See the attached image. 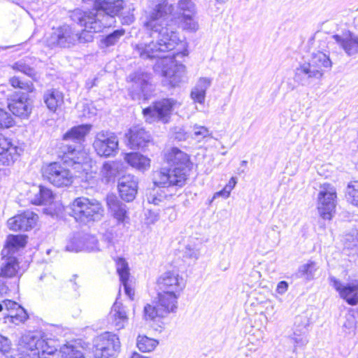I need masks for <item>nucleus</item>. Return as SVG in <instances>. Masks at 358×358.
<instances>
[{
  "mask_svg": "<svg viewBox=\"0 0 358 358\" xmlns=\"http://www.w3.org/2000/svg\"><path fill=\"white\" fill-rule=\"evenodd\" d=\"M169 8L164 3H157L144 23L150 30L152 40L149 43H139L134 48V54L143 60L157 59L154 66L155 71L161 74L164 85L175 87L182 81L185 66L178 64L176 57L178 52L166 55L174 50L180 40L176 31L177 20L171 15L162 17L168 13Z\"/></svg>",
  "mask_w": 358,
  "mask_h": 358,
  "instance_id": "obj_1",
  "label": "nucleus"
},
{
  "mask_svg": "<svg viewBox=\"0 0 358 358\" xmlns=\"http://www.w3.org/2000/svg\"><path fill=\"white\" fill-rule=\"evenodd\" d=\"M124 8V0H94L93 9H75L71 13L70 17L76 24L97 33L113 26L116 22L115 17Z\"/></svg>",
  "mask_w": 358,
  "mask_h": 358,
  "instance_id": "obj_2",
  "label": "nucleus"
},
{
  "mask_svg": "<svg viewBox=\"0 0 358 358\" xmlns=\"http://www.w3.org/2000/svg\"><path fill=\"white\" fill-rule=\"evenodd\" d=\"M169 167H163L153 174L152 180L160 187H182L185 185L190 169L189 155L178 148H172L165 154Z\"/></svg>",
  "mask_w": 358,
  "mask_h": 358,
  "instance_id": "obj_3",
  "label": "nucleus"
},
{
  "mask_svg": "<svg viewBox=\"0 0 358 358\" xmlns=\"http://www.w3.org/2000/svg\"><path fill=\"white\" fill-rule=\"evenodd\" d=\"M91 129V124H79L71 127L63 135L65 143L59 145L58 157L65 164L73 166L86 162V153L83 150L82 143Z\"/></svg>",
  "mask_w": 358,
  "mask_h": 358,
  "instance_id": "obj_4",
  "label": "nucleus"
},
{
  "mask_svg": "<svg viewBox=\"0 0 358 358\" xmlns=\"http://www.w3.org/2000/svg\"><path fill=\"white\" fill-rule=\"evenodd\" d=\"M65 212L77 222L85 224L100 220L103 216L104 209L99 201L80 196L75 199L65 208Z\"/></svg>",
  "mask_w": 358,
  "mask_h": 358,
  "instance_id": "obj_5",
  "label": "nucleus"
},
{
  "mask_svg": "<svg viewBox=\"0 0 358 358\" xmlns=\"http://www.w3.org/2000/svg\"><path fill=\"white\" fill-rule=\"evenodd\" d=\"M332 62L329 55L322 52L313 53L311 59L296 68L294 80L301 85H309L313 79L323 76V69H331Z\"/></svg>",
  "mask_w": 358,
  "mask_h": 358,
  "instance_id": "obj_6",
  "label": "nucleus"
},
{
  "mask_svg": "<svg viewBox=\"0 0 358 358\" xmlns=\"http://www.w3.org/2000/svg\"><path fill=\"white\" fill-rule=\"evenodd\" d=\"M179 296L158 290L157 301L154 306L147 304L144 307V317L146 320H155L157 317H164L178 308Z\"/></svg>",
  "mask_w": 358,
  "mask_h": 358,
  "instance_id": "obj_7",
  "label": "nucleus"
},
{
  "mask_svg": "<svg viewBox=\"0 0 358 358\" xmlns=\"http://www.w3.org/2000/svg\"><path fill=\"white\" fill-rule=\"evenodd\" d=\"M94 358H116L120 351L118 336L110 332H105L94 338L93 341Z\"/></svg>",
  "mask_w": 358,
  "mask_h": 358,
  "instance_id": "obj_8",
  "label": "nucleus"
},
{
  "mask_svg": "<svg viewBox=\"0 0 358 358\" xmlns=\"http://www.w3.org/2000/svg\"><path fill=\"white\" fill-rule=\"evenodd\" d=\"M45 180L57 187H66L71 185L73 176L71 171L59 162H52L42 168Z\"/></svg>",
  "mask_w": 358,
  "mask_h": 358,
  "instance_id": "obj_9",
  "label": "nucleus"
},
{
  "mask_svg": "<svg viewBox=\"0 0 358 358\" xmlns=\"http://www.w3.org/2000/svg\"><path fill=\"white\" fill-rule=\"evenodd\" d=\"M178 101L173 98H164L154 101L150 106L143 109V114L164 124L170 121L171 116Z\"/></svg>",
  "mask_w": 358,
  "mask_h": 358,
  "instance_id": "obj_10",
  "label": "nucleus"
},
{
  "mask_svg": "<svg viewBox=\"0 0 358 358\" xmlns=\"http://www.w3.org/2000/svg\"><path fill=\"white\" fill-rule=\"evenodd\" d=\"M76 31L69 25L64 24L52 28L50 36L45 38L47 47L54 48H71L75 45Z\"/></svg>",
  "mask_w": 358,
  "mask_h": 358,
  "instance_id": "obj_11",
  "label": "nucleus"
},
{
  "mask_svg": "<svg viewBox=\"0 0 358 358\" xmlns=\"http://www.w3.org/2000/svg\"><path fill=\"white\" fill-rule=\"evenodd\" d=\"M119 142L115 133L101 131L95 136L93 148L100 157H114L118 152Z\"/></svg>",
  "mask_w": 358,
  "mask_h": 358,
  "instance_id": "obj_12",
  "label": "nucleus"
},
{
  "mask_svg": "<svg viewBox=\"0 0 358 358\" xmlns=\"http://www.w3.org/2000/svg\"><path fill=\"white\" fill-rule=\"evenodd\" d=\"M33 101L29 94L14 92L8 95L7 106L13 115L21 118H27L31 113Z\"/></svg>",
  "mask_w": 358,
  "mask_h": 358,
  "instance_id": "obj_13",
  "label": "nucleus"
},
{
  "mask_svg": "<svg viewBox=\"0 0 358 358\" xmlns=\"http://www.w3.org/2000/svg\"><path fill=\"white\" fill-rule=\"evenodd\" d=\"M336 198V192L333 187L320 192L317 197V210L322 219L327 220L332 219L333 215L335 213Z\"/></svg>",
  "mask_w": 358,
  "mask_h": 358,
  "instance_id": "obj_14",
  "label": "nucleus"
},
{
  "mask_svg": "<svg viewBox=\"0 0 358 358\" xmlns=\"http://www.w3.org/2000/svg\"><path fill=\"white\" fill-rule=\"evenodd\" d=\"M157 286L159 291L180 296V293L185 287V282L178 273L167 271L158 278Z\"/></svg>",
  "mask_w": 358,
  "mask_h": 358,
  "instance_id": "obj_15",
  "label": "nucleus"
},
{
  "mask_svg": "<svg viewBox=\"0 0 358 358\" xmlns=\"http://www.w3.org/2000/svg\"><path fill=\"white\" fill-rule=\"evenodd\" d=\"M38 215L31 210H25L8 219V225L13 231H29L34 227Z\"/></svg>",
  "mask_w": 358,
  "mask_h": 358,
  "instance_id": "obj_16",
  "label": "nucleus"
},
{
  "mask_svg": "<svg viewBox=\"0 0 358 358\" xmlns=\"http://www.w3.org/2000/svg\"><path fill=\"white\" fill-rule=\"evenodd\" d=\"M127 144L131 149H141L146 148L150 141V134L144 128L135 126L130 128L125 134Z\"/></svg>",
  "mask_w": 358,
  "mask_h": 358,
  "instance_id": "obj_17",
  "label": "nucleus"
},
{
  "mask_svg": "<svg viewBox=\"0 0 358 358\" xmlns=\"http://www.w3.org/2000/svg\"><path fill=\"white\" fill-rule=\"evenodd\" d=\"M309 323V317L306 313H303L295 317L292 338L294 340L296 346L303 347L308 342L307 334Z\"/></svg>",
  "mask_w": 358,
  "mask_h": 358,
  "instance_id": "obj_18",
  "label": "nucleus"
},
{
  "mask_svg": "<svg viewBox=\"0 0 358 358\" xmlns=\"http://www.w3.org/2000/svg\"><path fill=\"white\" fill-rule=\"evenodd\" d=\"M2 302L5 306V313H3L5 319L15 324L23 323L28 319L27 310L17 302L8 299H3Z\"/></svg>",
  "mask_w": 358,
  "mask_h": 358,
  "instance_id": "obj_19",
  "label": "nucleus"
},
{
  "mask_svg": "<svg viewBox=\"0 0 358 358\" xmlns=\"http://www.w3.org/2000/svg\"><path fill=\"white\" fill-rule=\"evenodd\" d=\"M118 190L121 199L127 202L132 201L136 196L138 182L134 176H122L118 180Z\"/></svg>",
  "mask_w": 358,
  "mask_h": 358,
  "instance_id": "obj_20",
  "label": "nucleus"
},
{
  "mask_svg": "<svg viewBox=\"0 0 358 358\" xmlns=\"http://www.w3.org/2000/svg\"><path fill=\"white\" fill-rule=\"evenodd\" d=\"M151 74L143 71H137L129 76V79L133 83L132 92L141 98L145 97L149 90Z\"/></svg>",
  "mask_w": 358,
  "mask_h": 358,
  "instance_id": "obj_21",
  "label": "nucleus"
},
{
  "mask_svg": "<svg viewBox=\"0 0 358 358\" xmlns=\"http://www.w3.org/2000/svg\"><path fill=\"white\" fill-rule=\"evenodd\" d=\"M106 204L111 216L118 224L124 223L129 219L127 206L113 194L106 196Z\"/></svg>",
  "mask_w": 358,
  "mask_h": 358,
  "instance_id": "obj_22",
  "label": "nucleus"
},
{
  "mask_svg": "<svg viewBox=\"0 0 358 358\" xmlns=\"http://www.w3.org/2000/svg\"><path fill=\"white\" fill-rule=\"evenodd\" d=\"M333 38L348 56L358 53V36L355 34L348 31L342 35L335 34Z\"/></svg>",
  "mask_w": 358,
  "mask_h": 358,
  "instance_id": "obj_23",
  "label": "nucleus"
},
{
  "mask_svg": "<svg viewBox=\"0 0 358 358\" xmlns=\"http://www.w3.org/2000/svg\"><path fill=\"white\" fill-rule=\"evenodd\" d=\"M164 3L166 4V6H167L169 8L168 13L166 15V16H164L162 17L166 18V17H168L167 15H171L173 20H177L176 29L178 27V24L180 22L182 23V28L185 30H187L189 31H196L198 29L199 24L197 22L195 21V20L194 19V15H184L176 17L175 14L173 13V11L174 10L173 5L169 4L167 0H160L158 3Z\"/></svg>",
  "mask_w": 358,
  "mask_h": 358,
  "instance_id": "obj_24",
  "label": "nucleus"
},
{
  "mask_svg": "<svg viewBox=\"0 0 358 358\" xmlns=\"http://www.w3.org/2000/svg\"><path fill=\"white\" fill-rule=\"evenodd\" d=\"M43 101L50 111L55 112L57 108L64 103V95L57 89H48L43 92Z\"/></svg>",
  "mask_w": 358,
  "mask_h": 358,
  "instance_id": "obj_25",
  "label": "nucleus"
},
{
  "mask_svg": "<svg viewBox=\"0 0 358 358\" xmlns=\"http://www.w3.org/2000/svg\"><path fill=\"white\" fill-rule=\"evenodd\" d=\"M27 236L24 235H9L3 249L1 251L2 256L13 255L19 249L25 247Z\"/></svg>",
  "mask_w": 358,
  "mask_h": 358,
  "instance_id": "obj_26",
  "label": "nucleus"
},
{
  "mask_svg": "<svg viewBox=\"0 0 358 358\" xmlns=\"http://www.w3.org/2000/svg\"><path fill=\"white\" fill-rule=\"evenodd\" d=\"M3 263L0 268V277L10 278L15 276L19 270V262L13 255L2 256Z\"/></svg>",
  "mask_w": 358,
  "mask_h": 358,
  "instance_id": "obj_27",
  "label": "nucleus"
},
{
  "mask_svg": "<svg viewBox=\"0 0 358 358\" xmlns=\"http://www.w3.org/2000/svg\"><path fill=\"white\" fill-rule=\"evenodd\" d=\"M110 316L113 320L114 326L117 330L123 329L128 322V317L125 307L117 301L114 303Z\"/></svg>",
  "mask_w": 358,
  "mask_h": 358,
  "instance_id": "obj_28",
  "label": "nucleus"
},
{
  "mask_svg": "<svg viewBox=\"0 0 358 358\" xmlns=\"http://www.w3.org/2000/svg\"><path fill=\"white\" fill-rule=\"evenodd\" d=\"M211 85V80L200 78L192 90L190 96L194 102L203 103L205 101L206 90Z\"/></svg>",
  "mask_w": 358,
  "mask_h": 358,
  "instance_id": "obj_29",
  "label": "nucleus"
},
{
  "mask_svg": "<svg viewBox=\"0 0 358 358\" xmlns=\"http://www.w3.org/2000/svg\"><path fill=\"white\" fill-rule=\"evenodd\" d=\"M37 189V192L34 193V196L31 199L33 204L37 206L47 205L53 201L54 194L50 188L39 185Z\"/></svg>",
  "mask_w": 358,
  "mask_h": 358,
  "instance_id": "obj_30",
  "label": "nucleus"
},
{
  "mask_svg": "<svg viewBox=\"0 0 358 358\" xmlns=\"http://www.w3.org/2000/svg\"><path fill=\"white\" fill-rule=\"evenodd\" d=\"M128 164L138 170H145L150 167V159L138 152L127 153L124 157Z\"/></svg>",
  "mask_w": 358,
  "mask_h": 358,
  "instance_id": "obj_31",
  "label": "nucleus"
},
{
  "mask_svg": "<svg viewBox=\"0 0 358 358\" xmlns=\"http://www.w3.org/2000/svg\"><path fill=\"white\" fill-rule=\"evenodd\" d=\"M125 34V29L123 28L115 29L110 34L102 36L99 47L101 49H106L114 46L120 41V38Z\"/></svg>",
  "mask_w": 358,
  "mask_h": 358,
  "instance_id": "obj_32",
  "label": "nucleus"
},
{
  "mask_svg": "<svg viewBox=\"0 0 358 358\" xmlns=\"http://www.w3.org/2000/svg\"><path fill=\"white\" fill-rule=\"evenodd\" d=\"M11 68L15 71H19L26 75L34 82H38L41 78L40 73L24 59L15 62L11 66Z\"/></svg>",
  "mask_w": 358,
  "mask_h": 358,
  "instance_id": "obj_33",
  "label": "nucleus"
},
{
  "mask_svg": "<svg viewBox=\"0 0 358 358\" xmlns=\"http://www.w3.org/2000/svg\"><path fill=\"white\" fill-rule=\"evenodd\" d=\"M340 296L349 305H357L358 303V284H345L343 290L341 291Z\"/></svg>",
  "mask_w": 358,
  "mask_h": 358,
  "instance_id": "obj_34",
  "label": "nucleus"
},
{
  "mask_svg": "<svg viewBox=\"0 0 358 358\" xmlns=\"http://www.w3.org/2000/svg\"><path fill=\"white\" fill-rule=\"evenodd\" d=\"M101 173L106 183L115 182V179L120 176L119 164L115 162H105L103 164Z\"/></svg>",
  "mask_w": 358,
  "mask_h": 358,
  "instance_id": "obj_35",
  "label": "nucleus"
},
{
  "mask_svg": "<svg viewBox=\"0 0 358 358\" xmlns=\"http://www.w3.org/2000/svg\"><path fill=\"white\" fill-rule=\"evenodd\" d=\"M18 148L12 143L4 148L2 152H0V164L3 166H10L17 159L20 155Z\"/></svg>",
  "mask_w": 358,
  "mask_h": 358,
  "instance_id": "obj_36",
  "label": "nucleus"
},
{
  "mask_svg": "<svg viewBox=\"0 0 358 358\" xmlns=\"http://www.w3.org/2000/svg\"><path fill=\"white\" fill-rule=\"evenodd\" d=\"M52 340L40 341L41 345L36 353L38 358H56L58 356L57 349L52 345Z\"/></svg>",
  "mask_w": 358,
  "mask_h": 358,
  "instance_id": "obj_37",
  "label": "nucleus"
},
{
  "mask_svg": "<svg viewBox=\"0 0 358 358\" xmlns=\"http://www.w3.org/2000/svg\"><path fill=\"white\" fill-rule=\"evenodd\" d=\"M317 269L316 263L313 261H308L306 264L299 267L296 275L297 278H302L306 280H310L313 279Z\"/></svg>",
  "mask_w": 358,
  "mask_h": 358,
  "instance_id": "obj_38",
  "label": "nucleus"
},
{
  "mask_svg": "<svg viewBox=\"0 0 358 358\" xmlns=\"http://www.w3.org/2000/svg\"><path fill=\"white\" fill-rule=\"evenodd\" d=\"M43 338L34 333H29L22 337V342L24 344V347L27 350L34 352V355H36L41 345L39 343L40 341H43Z\"/></svg>",
  "mask_w": 358,
  "mask_h": 358,
  "instance_id": "obj_39",
  "label": "nucleus"
},
{
  "mask_svg": "<svg viewBox=\"0 0 358 358\" xmlns=\"http://www.w3.org/2000/svg\"><path fill=\"white\" fill-rule=\"evenodd\" d=\"M345 196L348 203L358 207V181H350L345 191Z\"/></svg>",
  "mask_w": 358,
  "mask_h": 358,
  "instance_id": "obj_40",
  "label": "nucleus"
},
{
  "mask_svg": "<svg viewBox=\"0 0 358 358\" xmlns=\"http://www.w3.org/2000/svg\"><path fill=\"white\" fill-rule=\"evenodd\" d=\"M65 248L66 250L69 252H78L84 251L82 233L78 232L74 234L68 241Z\"/></svg>",
  "mask_w": 358,
  "mask_h": 358,
  "instance_id": "obj_41",
  "label": "nucleus"
},
{
  "mask_svg": "<svg viewBox=\"0 0 358 358\" xmlns=\"http://www.w3.org/2000/svg\"><path fill=\"white\" fill-rule=\"evenodd\" d=\"M115 261L120 280L125 282L126 280H129L130 275L128 263L123 257H117Z\"/></svg>",
  "mask_w": 358,
  "mask_h": 358,
  "instance_id": "obj_42",
  "label": "nucleus"
},
{
  "mask_svg": "<svg viewBox=\"0 0 358 358\" xmlns=\"http://www.w3.org/2000/svg\"><path fill=\"white\" fill-rule=\"evenodd\" d=\"M356 318L353 311L345 313L342 321V330L346 334L355 333L356 329Z\"/></svg>",
  "mask_w": 358,
  "mask_h": 358,
  "instance_id": "obj_43",
  "label": "nucleus"
},
{
  "mask_svg": "<svg viewBox=\"0 0 358 358\" xmlns=\"http://www.w3.org/2000/svg\"><path fill=\"white\" fill-rule=\"evenodd\" d=\"M9 83L13 87L24 90L28 94L33 92L35 90L32 81H23L19 76L10 77Z\"/></svg>",
  "mask_w": 358,
  "mask_h": 358,
  "instance_id": "obj_44",
  "label": "nucleus"
},
{
  "mask_svg": "<svg viewBox=\"0 0 358 358\" xmlns=\"http://www.w3.org/2000/svg\"><path fill=\"white\" fill-rule=\"evenodd\" d=\"M153 184H155L153 182ZM155 187L149 189L146 193V199L149 203H152L155 206H158L160 203L164 202L166 198V195L160 192V189L156 188L157 185H154ZM157 187H161L157 186Z\"/></svg>",
  "mask_w": 358,
  "mask_h": 358,
  "instance_id": "obj_45",
  "label": "nucleus"
},
{
  "mask_svg": "<svg viewBox=\"0 0 358 358\" xmlns=\"http://www.w3.org/2000/svg\"><path fill=\"white\" fill-rule=\"evenodd\" d=\"M136 345L140 351L147 352H150L155 348L157 341L147 336H138Z\"/></svg>",
  "mask_w": 358,
  "mask_h": 358,
  "instance_id": "obj_46",
  "label": "nucleus"
},
{
  "mask_svg": "<svg viewBox=\"0 0 358 358\" xmlns=\"http://www.w3.org/2000/svg\"><path fill=\"white\" fill-rule=\"evenodd\" d=\"M62 358H85L82 351L71 345H65L60 349Z\"/></svg>",
  "mask_w": 358,
  "mask_h": 358,
  "instance_id": "obj_47",
  "label": "nucleus"
},
{
  "mask_svg": "<svg viewBox=\"0 0 358 358\" xmlns=\"http://www.w3.org/2000/svg\"><path fill=\"white\" fill-rule=\"evenodd\" d=\"M82 236L84 243V251L95 252L99 250L98 240L94 236L82 233Z\"/></svg>",
  "mask_w": 358,
  "mask_h": 358,
  "instance_id": "obj_48",
  "label": "nucleus"
},
{
  "mask_svg": "<svg viewBox=\"0 0 358 358\" xmlns=\"http://www.w3.org/2000/svg\"><path fill=\"white\" fill-rule=\"evenodd\" d=\"M180 13L178 16L184 15H195V4L192 0H180L178 2Z\"/></svg>",
  "mask_w": 358,
  "mask_h": 358,
  "instance_id": "obj_49",
  "label": "nucleus"
},
{
  "mask_svg": "<svg viewBox=\"0 0 358 358\" xmlns=\"http://www.w3.org/2000/svg\"><path fill=\"white\" fill-rule=\"evenodd\" d=\"M85 29L82 30L80 32L76 31V38H75V45L77 43H87L93 41L94 35L93 33L95 32L93 29L87 28L85 27Z\"/></svg>",
  "mask_w": 358,
  "mask_h": 358,
  "instance_id": "obj_50",
  "label": "nucleus"
},
{
  "mask_svg": "<svg viewBox=\"0 0 358 358\" xmlns=\"http://www.w3.org/2000/svg\"><path fill=\"white\" fill-rule=\"evenodd\" d=\"M345 248L354 251L358 255V232L356 234H348L344 239Z\"/></svg>",
  "mask_w": 358,
  "mask_h": 358,
  "instance_id": "obj_51",
  "label": "nucleus"
},
{
  "mask_svg": "<svg viewBox=\"0 0 358 358\" xmlns=\"http://www.w3.org/2000/svg\"><path fill=\"white\" fill-rule=\"evenodd\" d=\"M15 124V120L12 115L0 108V129H8Z\"/></svg>",
  "mask_w": 358,
  "mask_h": 358,
  "instance_id": "obj_52",
  "label": "nucleus"
},
{
  "mask_svg": "<svg viewBox=\"0 0 358 358\" xmlns=\"http://www.w3.org/2000/svg\"><path fill=\"white\" fill-rule=\"evenodd\" d=\"M211 135L212 133L209 131V129L207 127L204 126L195 124L193 127L192 136L194 139L197 140L198 141H201L205 138L209 136L212 137Z\"/></svg>",
  "mask_w": 358,
  "mask_h": 358,
  "instance_id": "obj_53",
  "label": "nucleus"
},
{
  "mask_svg": "<svg viewBox=\"0 0 358 358\" xmlns=\"http://www.w3.org/2000/svg\"><path fill=\"white\" fill-rule=\"evenodd\" d=\"M10 350V343L9 340L0 335V358H12L6 355L9 353Z\"/></svg>",
  "mask_w": 358,
  "mask_h": 358,
  "instance_id": "obj_54",
  "label": "nucleus"
},
{
  "mask_svg": "<svg viewBox=\"0 0 358 358\" xmlns=\"http://www.w3.org/2000/svg\"><path fill=\"white\" fill-rule=\"evenodd\" d=\"M123 25H129L134 22L135 17L134 15L129 10H122L119 15H117Z\"/></svg>",
  "mask_w": 358,
  "mask_h": 358,
  "instance_id": "obj_55",
  "label": "nucleus"
},
{
  "mask_svg": "<svg viewBox=\"0 0 358 358\" xmlns=\"http://www.w3.org/2000/svg\"><path fill=\"white\" fill-rule=\"evenodd\" d=\"M115 237L116 233L113 227L108 229L103 235V240L109 245L113 243Z\"/></svg>",
  "mask_w": 358,
  "mask_h": 358,
  "instance_id": "obj_56",
  "label": "nucleus"
},
{
  "mask_svg": "<svg viewBox=\"0 0 358 358\" xmlns=\"http://www.w3.org/2000/svg\"><path fill=\"white\" fill-rule=\"evenodd\" d=\"M329 279L331 285L335 288V289L340 294L341 291L343 290V288H344L345 285H343L342 282L336 278L334 276H330Z\"/></svg>",
  "mask_w": 358,
  "mask_h": 358,
  "instance_id": "obj_57",
  "label": "nucleus"
},
{
  "mask_svg": "<svg viewBox=\"0 0 358 358\" xmlns=\"http://www.w3.org/2000/svg\"><path fill=\"white\" fill-rule=\"evenodd\" d=\"M128 281L129 280H126L125 282H120L121 284L123 285L124 287V293L125 294L131 299V300H133L134 299V289L130 287V285H129L128 283Z\"/></svg>",
  "mask_w": 358,
  "mask_h": 358,
  "instance_id": "obj_58",
  "label": "nucleus"
},
{
  "mask_svg": "<svg viewBox=\"0 0 358 358\" xmlns=\"http://www.w3.org/2000/svg\"><path fill=\"white\" fill-rule=\"evenodd\" d=\"M289 287V284L287 281L282 280L278 283L276 291L280 294H285Z\"/></svg>",
  "mask_w": 358,
  "mask_h": 358,
  "instance_id": "obj_59",
  "label": "nucleus"
},
{
  "mask_svg": "<svg viewBox=\"0 0 358 358\" xmlns=\"http://www.w3.org/2000/svg\"><path fill=\"white\" fill-rule=\"evenodd\" d=\"M12 143L10 140L6 138L3 135L0 134V152H2L4 148H8Z\"/></svg>",
  "mask_w": 358,
  "mask_h": 358,
  "instance_id": "obj_60",
  "label": "nucleus"
},
{
  "mask_svg": "<svg viewBox=\"0 0 358 358\" xmlns=\"http://www.w3.org/2000/svg\"><path fill=\"white\" fill-rule=\"evenodd\" d=\"M185 256L190 259H198V254L196 250L189 248H186Z\"/></svg>",
  "mask_w": 358,
  "mask_h": 358,
  "instance_id": "obj_61",
  "label": "nucleus"
},
{
  "mask_svg": "<svg viewBox=\"0 0 358 358\" xmlns=\"http://www.w3.org/2000/svg\"><path fill=\"white\" fill-rule=\"evenodd\" d=\"M268 234H273V236H275V239H277V242L279 241V237H280V231L278 230V227L276 225H273L269 231H268Z\"/></svg>",
  "mask_w": 358,
  "mask_h": 358,
  "instance_id": "obj_62",
  "label": "nucleus"
},
{
  "mask_svg": "<svg viewBox=\"0 0 358 358\" xmlns=\"http://www.w3.org/2000/svg\"><path fill=\"white\" fill-rule=\"evenodd\" d=\"M10 289L6 285L5 282H3L1 280H0V299L3 296L4 294H6Z\"/></svg>",
  "mask_w": 358,
  "mask_h": 358,
  "instance_id": "obj_63",
  "label": "nucleus"
},
{
  "mask_svg": "<svg viewBox=\"0 0 358 358\" xmlns=\"http://www.w3.org/2000/svg\"><path fill=\"white\" fill-rule=\"evenodd\" d=\"M175 138L178 141H185L187 138V134L184 132L183 129H179V131L176 132Z\"/></svg>",
  "mask_w": 358,
  "mask_h": 358,
  "instance_id": "obj_64",
  "label": "nucleus"
}]
</instances>
